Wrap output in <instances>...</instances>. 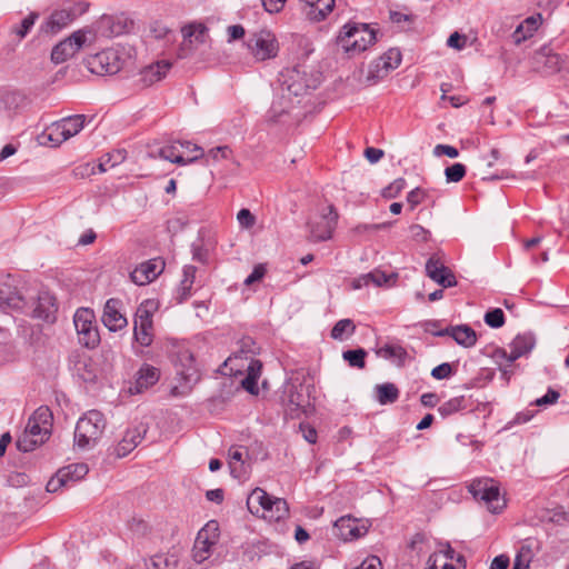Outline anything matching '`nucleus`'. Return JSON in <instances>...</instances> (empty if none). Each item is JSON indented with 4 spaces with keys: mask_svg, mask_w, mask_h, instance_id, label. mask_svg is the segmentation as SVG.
<instances>
[{
    "mask_svg": "<svg viewBox=\"0 0 569 569\" xmlns=\"http://www.w3.org/2000/svg\"><path fill=\"white\" fill-rule=\"evenodd\" d=\"M88 471L89 468L86 463H72L58 470L59 477H62L67 487L72 486L77 481L83 479Z\"/></svg>",
    "mask_w": 569,
    "mask_h": 569,
    "instance_id": "nucleus-36",
    "label": "nucleus"
},
{
    "mask_svg": "<svg viewBox=\"0 0 569 569\" xmlns=\"http://www.w3.org/2000/svg\"><path fill=\"white\" fill-rule=\"evenodd\" d=\"M107 421L102 412L90 410L77 422L74 443L80 449H89L98 443L106 429Z\"/></svg>",
    "mask_w": 569,
    "mask_h": 569,
    "instance_id": "nucleus-3",
    "label": "nucleus"
},
{
    "mask_svg": "<svg viewBox=\"0 0 569 569\" xmlns=\"http://www.w3.org/2000/svg\"><path fill=\"white\" fill-rule=\"evenodd\" d=\"M266 272H267V269H266L264 264L259 263V264L254 266L252 272L246 278L244 284L249 287V286L253 284L254 282L260 281L264 277Z\"/></svg>",
    "mask_w": 569,
    "mask_h": 569,
    "instance_id": "nucleus-56",
    "label": "nucleus"
},
{
    "mask_svg": "<svg viewBox=\"0 0 569 569\" xmlns=\"http://www.w3.org/2000/svg\"><path fill=\"white\" fill-rule=\"evenodd\" d=\"M147 430L148 427L144 423H138L128 428L114 448L116 456L123 458L133 451L144 438Z\"/></svg>",
    "mask_w": 569,
    "mask_h": 569,
    "instance_id": "nucleus-23",
    "label": "nucleus"
},
{
    "mask_svg": "<svg viewBox=\"0 0 569 569\" xmlns=\"http://www.w3.org/2000/svg\"><path fill=\"white\" fill-rule=\"evenodd\" d=\"M411 237L417 241H427L429 231L420 224H412L410 227Z\"/></svg>",
    "mask_w": 569,
    "mask_h": 569,
    "instance_id": "nucleus-63",
    "label": "nucleus"
},
{
    "mask_svg": "<svg viewBox=\"0 0 569 569\" xmlns=\"http://www.w3.org/2000/svg\"><path fill=\"white\" fill-rule=\"evenodd\" d=\"M533 62L537 69L551 74L561 69L563 60L549 46H543L535 52Z\"/></svg>",
    "mask_w": 569,
    "mask_h": 569,
    "instance_id": "nucleus-26",
    "label": "nucleus"
},
{
    "mask_svg": "<svg viewBox=\"0 0 569 569\" xmlns=\"http://www.w3.org/2000/svg\"><path fill=\"white\" fill-rule=\"evenodd\" d=\"M179 147H180L179 143H177V141H174L170 144L151 148L149 150L148 154L152 159L160 158V159L170 161L172 163H177L179 166H186L189 163H193L204 156L203 149L199 146L192 147V152L196 153L192 157H184V154L182 152H180Z\"/></svg>",
    "mask_w": 569,
    "mask_h": 569,
    "instance_id": "nucleus-16",
    "label": "nucleus"
},
{
    "mask_svg": "<svg viewBox=\"0 0 569 569\" xmlns=\"http://www.w3.org/2000/svg\"><path fill=\"white\" fill-rule=\"evenodd\" d=\"M74 19V13L68 9L54 10L46 21V30L57 33L68 27Z\"/></svg>",
    "mask_w": 569,
    "mask_h": 569,
    "instance_id": "nucleus-33",
    "label": "nucleus"
},
{
    "mask_svg": "<svg viewBox=\"0 0 569 569\" xmlns=\"http://www.w3.org/2000/svg\"><path fill=\"white\" fill-rule=\"evenodd\" d=\"M73 323L80 345L89 349H93L99 345L100 335L96 325L94 313L91 309H78L73 317Z\"/></svg>",
    "mask_w": 569,
    "mask_h": 569,
    "instance_id": "nucleus-9",
    "label": "nucleus"
},
{
    "mask_svg": "<svg viewBox=\"0 0 569 569\" xmlns=\"http://www.w3.org/2000/svg\"><path fill=\"white\" fill-rule=\"evenodd\" d=\"M376 41V32L368 24L349 22L339 33L338 43L351 54L361 53Z\"/></svg>",
    "mask_w": 569,
    "mask_h": 569,
    "instance_id": "nucleus-4",
    "label": "nucleus"
},
{
    "mask_svg": "<svg viewBox=\"0 0 569 569\" xmlns=\"http://www.w3.org/2000/svg\"><path fill=\"white\" fill-rule=\"evenodd\" d=\"M247 505L251 513L262 511V517L270 521L282 520L289 515V507L284 499L272 497L261 488L251 491Z\"/></svg>",
    "mask_w": 569,
    "mask_h": 569,
    "instance_id": "nucleus-2",
    "label": "nucleus"
},
{
    "mask_svg": "<svg viewBox=\"0 0 569 569\" xmlns=\"http://www.w3.org/2000/svg\"><path fill=\"white\" fill-rule=\"evenodd\" d=\"M560 397V393L553 389H549L547 391V393L541 397V398H538L535 403L537 406H547V405H552L555 402H557V400L559 399Z\"/></svg>",
    "mask_w": 569,
    "mask_h": 569,
    "instance_id": "nucleus-60",
    "label": "nucleus"
},
{
    "mask_svg": "<svg viewBox=\"0 0 569 569\" xmlns=\"http://www.w3.org/2000/svg\"><path fill=\"white\" fill-rule=\"evenodd\" d=\"M433 153L438 157L440 156H447L449 158H456L458 157L459 152H458V149L452 147V146H448V144H437L435 147V150H433Z\"/></svg>",
    "mask_w": 569,
    "mask_h": 569,
    "instance_id": "nucleus-59",
    "label": "nucleus"
},
{
    "mask_svg": "<svg viewBox=\"0 0 569 569\" xmlns=\"http://www.w3.org/2000/svg\"><path fill=\"white\" fill-rule=\"evenodd\" d=\"M466 172V166L457 162L446 168L445 176L448 182H459L465 178Z\"/></svg>",
    "mask_w": 569,
    "mask_h": 569,
    "instance_id": "nucleus-48",
    "label": "nucleus"
},
{
    "mask_svg": "<svg viewBox=\"0 0 569 569\" xmlns=\"http://www.w3.org/2000/svg\"><path fill=\"white\" fill-rule=\"evenodd\" d=\"M542 18L541 14L530 16L521 22L517 29L515 30L512 37L517 44L532 37L533 32L537 31L539 26L541 24Z\"/></svg>",
    "mask_w": 569,
    "mask_h": 569,
    "instance_id": "nucleus-35",
    "label": "nucleus"
},
{
    "mask_svg": "<svg viewBox=\"0 0 569 569\" xmlns=\"http://www.w3.org/2000/svg\"><path fill=\"white\" fill-rule=\"evenodd\" d=\"M172 362L176 367L177 375L184 381L186 387L194 385L200 379L194 357L188 348H179L172 356Z\"/></svg>",
    "mask_w": 569,
    "mask_h": 569,
    "instance_id": "nucleus-18",
    "label": "nucleus"
},
{
    "mask_svg": "<svg viewBox=\"0 0 569 569\" xmlns=\"http://www.w3.org/2000/svg\"><path fill=\"white\" fill-rule=\"evenodd\" d=\"M288 0H262L264 10L269 13H279Z\"/></svg>",
    "mask_w": 569,
    "mask_h": 569,
    "instance_id": "nucleus-58",
    "label": "nucleus"
},
{
    "mask_svg": "<svg viewBox=\"0 0 569 569\" xmlns=\"http://www.w3.org/2000/svg\"><path fill=\"white\" fill-rule=\"evenodd\" d=\"M455 373L453 366L449 362H443L431 370V377L436 380H443L450 378Z\"/></svg>",
    "mask_w": 569,
    "mask_h": 569,
    "instance_id": "nucleus-51",
    "label": "nucleus"
},
{
    "mask_svg": "<svg viewBox=\"0 0 569 569\" xmlns=\"http://www.w3.org/2000/svg\"><path fill=\"white\" fill-rule=\"evenodd\" d=\"M237 219L239 224L246 229L252 228L256 223V217L251 213L249 209L246 208L241 209L238 212Z\"/></svg>",
    "mask_w": 569,
    "mask_h": 569,
    "instance_id": "nucleus-55",
    "label": "nucleus"
},
{
    "mask_svg": "<svg viewBox=\"0 0 569 569\" xmlns=\"http://www.w3.org/2000/svg\"><path fill=\"white\" fill-rule=\"evenodd\" d=\"M220 538L219 523L210 520L202 527L194 540L192 555L196 562L201 563L210 558Z\"/></svg>",
    "mask_w": 569,
    "mask_h": 569,
    "instance_id": "nucleus-12",
    "label": "nucleus"
},
{
    "mask_svg": "<svg viewBox=\"0 0 569 569\" xmlns=\"http://www.w3.org/2000/svg\"><path fill=\"white\" fill-rule=\"evenodd\" d=\"M183 40L178 49V57L186 59L192 56L200 47L207 46L208 28L203 23H190L181 30Z\"/></svg>",
    "mask_w": 569,
    "mask_h": 569,
    "instance_id": "nucleus-14",
    "label": "nucleus"
},
{
    "mask_svg": "<svg viewBox=\"0 0 569 569\" xmlns=\"http://www.w3.org/2000/svg\"><path fill=\"white\" fill-rule=\"evenodd\" d=\"M171 63L166 60L157 61L144 67L139 73V81L143 87H150L166 78Z\"/></svg>",
    "mask_w": 569,
    "mask_h": 569,
    "instance_id": "nucleus-31",
    "label": "nucleus"
},
{
    "mask_svg": "<svg viewBox=\"0 0 569 569\" xmlns=\"http://www.w3.org/2000/svg\"><path fill=\"white\" fill-rule=\"evenodd\" d=\"M28 305L24 281L11 273L0 274V308L22 311Z\"/></svg>",
    "mask_w": 569,
    "mask_h": 569,
    "instance_id": "nucleus-5",
    "label": "nucleus"
},
{
    "mask_svg": "<svg viewBox=\"0 0 569 569\" xmlns=\"http://www.w3.org/2000/svg\"><path fill=\"white\" fill-rule=\"evenodd\" d=\"M467 37L459 32H453L447 40V46L456 50H462L466 47Z\"/></svg>",
    "mask_w": 569,
    "mask_h": 569,
    "instance_id": "nucleus-57",
    "label": "nucleus"
},
{
    "mask_svg": "<svg viewBox=\"0 0 569 569\" xmlns=\"http://www.w3.org/2000/svg\"><path fill=\"white\" fill-rule=\"evenodd\" d=\"M122 301L120 299H108L102 313V322L110 331H119L127 327L128 321L122 313Z\"/></svg>",
    "mask_w": 569,
    "mask_h": 569,
    "instance_id": "nucleus-22",
    "label": "nucleus"
},
{
    "mask_svg": "<svg viewBox=\"0 0 569 569\" xmlns=\"http://www.w3.org/2000/svg\"><path fill=\"white\" fill-rule=\"evenodd\" d=\"M127 528L136 538H147L152 531L149 522L138 516H132L130 519H128Z\"/></svg>",
    "mask_w": 569,
    "mask_h": 569,
    "instance_id": "nucleus-41",
    "label": "nucleus"
},
{
    "mask_svg": "<svg viewBox=\"0 0 569 569\" xmlns=\"http://www.w3.org/2000/svg\"><path fill=\"white\" fill-rule=\"evenodd\" d=\"M548 520L559 526H569V517L567 516V508L558 506L549 510Z\"/></svg>",
    "mask_w": 569,
    "mask_h": 569,
    "instance_id": "nucleus-50",
    "label": "nucleus"
},
{
    "mask_svg": "<svg viewBox=\"0 0 569 569\" xmlns=\"http://www.w3.org/2000/svg\"><path fill=\"white\" fill-rule=\"evenodd\" d=\"M63 487H67L66 482L62 477H59V472L57 471V473L48 481L46 489L49 492H57Z\"/></svg>",
    "mask_w": 569,
    "mask_h": 569,
    "instance_id": "nucleus-62",
    "label": "nucleus"
},
{
    "mask_svg": "<svg viewBox=\"0 0 569 569\" xmlns=\"http://www.w3.org/2000/svg\"><path fill=\"white\" fill-rule=\"evenodd\" d=\"M397 280L398 273H386L380 269H375L371 272L362 274L359 278L355 279L353 288L359 289L362 286H369L370 283H373L377 287H392L396 284Z\"/></svg>",
    "mask_w": 569,
    "mask_h": 569,
    "instance_id": "nucleus-29",
    "label": "nucleus"
},
{
    "mask_svg": "<svg viewBox=\"0 0 569 569\" xmlns=\"http://www.w3.org/2000/svg\"><path fill=\"white\" fill-rule=\"evenodd\" d=\"M136 28L134 19L127 12L103 14L97 21L98 32L107 38L119 37L130 33Z\"/></svg>",
    "mask_w": 569,
    "mask_h": 569,
    "instance_id": "nucleus-13",
    "label": "nucleus"
},
{
    "mask_svg": "<svg viewBox=\"0 0 569 569\" xmlns=\"http://www.w3.org/2000/svg\"><path fill=\"white\" fill-rule=\"evenodd\" d=\"M436 553L439 556H442L443 557L442 560H447V561L456 560L457 562L461 563L462 568H465L463 557L461 555L457 553L456 550L450 545H447L442 550H440Z\"/></svg>",
    "mask_w": 569,
    "mask_h": 569,
    "instance_id": "nucleus-54",
    "label": "nucleus"
},
{
    "mask_svg": "<svg viewBox=\"0 0 569 569\" xmlns=\"http://www.w3.org/2000/svg\"><path fill=\"white\" fill-rule=\"evenodd\" d=\"M127 157V152L124 150H114L110 153H107L102 161L99 163V169L101 172L107 171L109 168H112L124 161Z\"/></svg>",
    "mask_w": 569,
    "mask_h": 569,
    "instance_id": "nucleus-46",
    "label": "nucleus"
},
{
    "mask_svg": "<svg viewBox=\"0 0 569 569\" xmlns=\"http://www.w3.org/2000/svg\"><path fill=\"white\" fill-rule=\"evenodd\" d=\"M247 48L256 61H266L277 57L279 43L270 30L262 29L250 36Z\"/></svg>",
    "mask_w": 569,
    "mask_h": 569,
    "instance_id": "nucleus-10",
    "label": "nucleus"
},
{
    "mask_svg": "<svg viewBox=\"0 0 569 569\" xmlns=\"http://www.w3.org/2000/svg\"><path fill=\"white\" fill-rule=\"evenodd\" d=\"M533 557V542L527 539L519 547L511 569H528Z\"/></svg>",
    "mask_w": 569,
    "mask_h": 569,
    "instance_id": "nucleus-38",
    "label": "nucleus"
},
{
    "mask_svg": "<svg viewBox=\"0 0 569 569\" xmlns=\"http://www.w3.org/2000/svg\"><path fill=\"white\" fill-rule=\"evenodd\" d=\"M435 336H439V337L449 336L458 345L463 346L466 348L473 347L477 342L476 331L467 325L448 327L446 329L435 332Z\"/></svg>",
    "mask_w": 569,
    "mask_h": 569,
    "instance_id": "nucleus-30",
    "label": "nucleus"
},
{
    "mask_svg": "<svg viewBox=\"0 0 569 569\" xmlns=\"http://www.w3.org/2000/svg\"><path fill=\"white\" fill-rule=\"evenodd\" d=\"M39 14L37 12H30L18 26L12 27L11 32L14 33L19 39H23L31 28L34 26Z\"/></svg>",
    "mask_w": 569,
    "mask_h": 569,
    "instance_id": "nucleus-45",
    "label": "nucleus"
},
{
    "mask_svg": "<svg viewBox=\"0 0 569 569\" xmlns=\"http://www.w3.org/2000/svg\"><path fill=\"white\" fill-rule=\"evenodd\" d=\"M229 468L231 476L238 479L242 478L246 475L242 460V451L240 450V448L233 447L229 450Z\"/></svg>",
    "mask_w": 569,
    "mask_h": 569,
    "instance_id": "nucleus-43",
    "label": "nucleus"
},
{
    "mask_svg": "<svg viewBox=\"0 0 569 569\" xmlns=\"http://www.w3.org/2000/svg\"><path fill=\"white\" fill-rule=\"evenodd\" d=\"M427 198V191L421 188L411 190L407 196V201L411 209H415L418 204L422 203Z\"/></svg>",
    "mask_w": 569,
    "mask_h": 569,
    "instance_id": "nucleus-53",
    "label": "nucleus"
},
{
    "mask_svg": "<svg viewBox=\"0 0 569 569\" xmlns=\"http://www.w3.org/2000/svg\"><path fill=\"white\" fill-rule=\"evenodd\" d=\"M355 326L350 319L339 320L331 330V337L337 340H342L345 333H353Z\"/></svg>",
    "mask_w": 569,
    "mask_h": 569,
    "instance_id": "nucleus-47",
    "label": "nucleus"
},
{
    "mask_svg": "<svg viewBox=\"0 0 569 569\" xmlns=\"http://www.w3.org/2000/svg\"><path fill=\"white\" fill-rule=\"evenodd\" d=\"M160 378V371L158 368L144 363L137 372L136 381L129 388L131 395L141 393L158 382Z\"/></svg>",
    "mask_w": 569,
    "mask_h": 569,
    "instance_id": "nucleus-28",
    "label": "nucleus"
},
{
    "mask_svg": "<svg viewBox=\"0 0 569 569\" xmlns=\"http://www.w3.org/2000/svg\"><path fill=\"white\" fill-rule=\"evenodd\" d=\"M51 427V410L46 406L39 407L28 419L23 433L18 438V449L23 452L32 451L49 438Z\"/></svg>",
    "mask_w": 569,
    "mask_h": 569,
    "instance_id": "nucleus-1",
    "label": "nucleus"
},
{
    "mask_svg": "<svg viewBox=\"0 0 569 569\" xmlns=\"http://www.w3.org/2000/svg\"><path fill=\"white\" fill-rule=\"evenodd\" d=\"M426 273L430 279L443 288H450L457 284L453 272L435 256L428 259L426 263Z\"/></svg>",
    "mask_w": 569,
    "mask_h": 569,
    "instance_id": "nucleus-24",
    "label": "nucleus"
},
{
    "mask_svg": "<svg viewBox=\"0 0 569 569\" xmlns=\"http://www.w3.org/2000/svg\"><path fill=\"white\" fill-rule=\"evenodd\" d=\"M466 398L465 396L453 397L448 401L443 402L438 407V412L442 418H447L452 416L463 409H466Z\"/></svg>",
    "mask_w": 569,
    "mask_h": 569,
    "instance_id": "nucleus-42",
    "label": "nucleus"
},
{
    "mask_svg": "<svg viewBox=\"0 0 569 569\" xmlns=\"http://www.w3.org/2000/svg\"><path fill=\"white\" fill-rule=\"evenodd\" d=\"M166 263L161 258H153L141 262L130 273V279L138 286H146L156 280L164 270Z\"/></svg>",
    "mask_w": 569,
    "mask_h": 569,
    "instance_id": "nucleus-20",
    "label": "nucleus"
},
{
    "mask_svg": "<svg viewBox=\"0 0 569 569\" xmlns=\"http://www.w3.org/2000/svg\"><path fill=\"white\" fill-rule=\"evenodd\" d=\"M336 0H300L302 13L309 21L325 20L335 9Z\"/></svg>",
    "mask_w": 569,
    "mask_h": 569,
    "instance_id": "nucleus-25",
    "label": "nucleus"
},
{
    "mask_svg": "<svg viewBox=\"0 0 569 569\" xmlns=\"http://www.w3.org/2000/svg\"><path fill=\"white\" fill-rule=\"evenodd\" d=\"M376 395L380 405L393 403L399 398V389L391 382L377 385Z\"/></svg>",
    "mask_w": 569,
    "mask_h": 569,
    "instance_id": "nucleus-40",
    "label": "nucleus"
},
{
    "mask_svg": "<svg viewBox=\"0 0 569 569\" xmlns=\"http://www.w3.org/2000/svg\"><path fill=\"white\" fill-rule=\"evenodd\" d=\"M58 310L56 298L49 291H40L31 316L44 321H53Z\"/></svg>",
    "mask_w": 569,
    "mask_h": 569,
    "instance_id": "nucleus-27",
    "label": "nucleus"
},
{
    "mask_svg": "<svg viewBox=\"0 0 569 569\" xmlns=\"http://www.w3.org/2000/svg\"><path fill=\"white\" fill-rule=\"evenodd\" d=\"M406 187V180L403 178L396 179L382 191L385 198H396Z\"/></svg>",
    "mask_w": 569,
    "mask_h": 569,
    "instance_id": "nucleus-52",
    "label": "nucleus"
},
{
    "mask_svg": "<svg viewBox=\"0 0 569 569\" xmlns=\"http://www.w3.org/2000/svg\"><path fill=\"white\" fill-rule=\"evenodd\" d=\"M353 569H382V563L377 556H370Z\"/></svg>",
    "mask_w": 569,
    "mask_h": 569,
    "instance_id": "nucleus-61",
    "label": "nucleus"
},
{
    "mask_svg": "<svg viewBox=\"0 0 569 569\" xmlns=\"http://www.w3.org/2000/svg\"><path fill=\"white\" fill-rule=\"evenodd\" d=\"M535 346V339L530 335H518L509 345L510 351L506 349H497L495 358L498 360H505L509 365L527 355L531 351Z\"/></svg>",
    "mask_w": 569,
    "mask_h": 569,
    "instance_id": "nucleus-21",
    "label": "nucleus"
},
{
    "mask_svg": "<svg viewBox=\"0 0 569 569\" xmlns=\"http://www.w3.org/2000/svg\"><path fill=\"white\" fill-rule=\"evenodd\" d=\"M261 370V361L258 359H250L246 369L247 375L244 379L241 381V386L251 395H258L259 392L258 379L260 378Z\"/></svg>",
    "mask_w": 569,
    "mask_h": 569,
    "instance_id": "nucleus-34",
    "label": "nucleus"
},
{
    "mask_svg": "<svg viewBox=\"0 0 569 569\" xmlns=\"http://www.w3.org/2000/svg\"><path fill=\"white\" fill-rule=\"evenodd\" d=\"M130 57L123 49L109 48L86 59L91 73L98 76L116 74L128 63Z\"/></svg>",
    "mask_w": 569,
    "mask_h": 569,
    "instance_id": "nucleus-6",
    "label": "nucleus"
},
{
    "mask_svg": "<svg viewBox=\"0 0 569 569\" xmlns=\"http://www.w3.org/2000/svg\"><path fill=\"white\" fill-rule=\"evenodd\" d=\"M401 63V52L391 48L387 52H385L375 63V69L377 71V76L375 78L382 79L386 77L391 70L398 68Z\"/></svg>",
    "mask_w": 569,
    "mask_h": 569,
    "instance_id": "nucleus-32",
    "label": "nucleus"
},
{
    "mask_svg": "<svg viewBox=\"0 0 569 569\" xmlns=\"http://www.w3.org/2000/svg\"><path fill=\"white\" fill-rule=\"evenodd\" d=\"M158 306L153 300H144L137 309L134 316L133 337L142 347H149L154 338L153 313Z\"/></svg>",
    "mask_w": 569,
    "mask_h": 569,
    "instance_id": "nucleus-8",
    "label": "nucleus"
},
{
    "mask_svg": "<svg viewBox=\"0 0 569 569\" xmlns=\"http://www.w3.org/2000/svg\"><path fill=\"white\" fill-rule=\"evenodd\" d=\"M469 492L475 499L482 501L489 511L500 512L506 507L498 481L492 478L475 479L469 485Z\"/></svg>",
    "mask_w": 569,
    "mask_h": 569,
    "instance_id": "nucleus-7",
    "label": "nucleus"
},
{
    "mask_svg": "<svg viewBox=\"0 0 569 569\" xmlns=\"http://www.w3.org/2000/svg\"><path fill=\"white\" fill-rule=\"evenodd\" d=\"M86 116L76 114L61 119L49 128V138L56 143H61L76 134L84 127Z\"/></svg>",
    "mask_w": 569,
    "mask_h": 569,
    "instance_id": "nucleus-19",
    "label": "nucleus"
},
{
    "mask_svg": "<svg viewBox=\"0 0 569 569\" xmlns=\"http://www.w3.org/2000/svg\"><path fill=\"white\" fill-rule=\"evenodd\" d=\"M366 350L361 348L347 350L342 353V358L349 363V366L358 369H363L366 367Z\"/></svg>",
    "mask_w": 569,
    "mask_h": 569,
    "instance_id": "nucleus-44",
    "label": "nucleus"
},
{
    "mask_svg": "<svg viewBox=\"0 0 569 569\" xmlns=\"http://www.w3.org/2000/svg\"><path fill=\"white\" fill-rule=\"evenodd\" d=\"M371 523L366 519L342 516L333 525L335 535L343 541H353L366 536Z\"/></svg>",
    "mask_w": 569,
    "mask_h": 569,
    "instance_id": "nucleus-17",
    "label": "nucleus"
},
{
    "mask_svg": "<svg viewBox=\"0 0 569 569\" xmlns=\"http://www.w3.org/2000/svg\"><path fill=\"white\" fill-rule=\"evenodd\" d=\"M376 353L380 358L395 361L398 366H402L408 357L407 350L400 345H385L377 349Z\"/></svg>",
    "mask_w": 569,
    "mask_h": 569,
    "instance_id": "nucleus-37",
    "label": "nucleus"
},
{
    "mask_svg": "<svg viewBox=\"0 0 569 569\" xmlns=\"http://www.w3.org/2000/svg\"><path fill=\"white\" fill-rule=\"evenodd\" d=\"M197 268L194 266H184L183 278L178 288L180 301L187 300L191 296L192 286L196 279Z\"/></svg>",
    "mask_w": 569,
    "mask_h": 569,
    "instance_id": "nucleus-39",
    "label": "nucleus"
},
{
    "mask_svg": "<svg viewBox=\"0 0 569 569\" xmlns=\"http://www.w3.org/2000/svg\"><path fill=\"white\" fill-rule=\"evenodd\" d=\"M90 30L80 29L72 32L68 38L56 44L51 51V60L54 63H62L72 58L88 41Z\"/></svg>",
    "mask_w": 569,
    "mask_h": 569,
    "instance_id": "nucleus-15",
    "label": "nucleus"
},
{
    "mask_svg": "<svg viewBox=\"0 0 569 569\" xmlns=\"http://www.w3.org/2000/svg\"><path fill=\"white\" fill-rule=\"evenodd\" d=\"M339 214L333 204L322 207L310 222V239L315 242L326 241L332 237Z\"/></svg>",
    "mask_w": 569,
    "mask_h": 569,
    "instance_id": "nucleus-11",
    "label": "nucleus"
},
{
    "mask_svg": "<svg viewBox=\"0 0 569 569\" xmlns=\"http://www.w3.org/2000/svg\"><path fill=\"white\" fill-rule=\"evenodd\" d=\"M485 322L491 328H500L505 325V313L501 309L496 308L485 315Z\"/></svg>",
    "mask_w": 569,
    "mask_h": 569,
    "instance_id": "nucleus-49",
    "label": "nucleus"
},
{
    "mask_svg": "<svg viewBox=\"0 0 569 569\" xmlns=\"http://www.w3.org/2000/svg\"><path fill=\"white\" fill-rule=\"evenodd\" d=\"M228 40L234 41L243 38L246 31L241 24H233L227 28Z\"/></svg>",
    "mask_w": 569,
    "mask_h": 569,
    "instance_id": "nucleus-64",
    "label": "nucleus"
}]
</instances>
